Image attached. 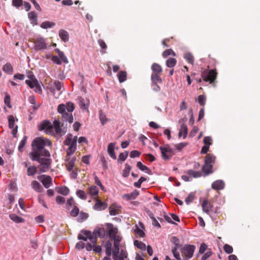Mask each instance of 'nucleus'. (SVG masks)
<instances>
[{
  "label": "nucleus",
  "mask_w": 260,
  "mask_h": 260,
  "mask_svg": "<svg viewBox=\"0 0 260 260\" xmlns=\"http://www.w3.org/2000/svg\"><path fill=\"white\" fill-rule=\"evenodd\" d=\"M59 36L60 38L64 42L69 41V35L67 31L63 29H61L59 30Z\"/></svg>",
  "instance_id": "b1692460"
},
{
  "label": "nucleus",
  "mask_w": 260,
  "mask_h": 260,
  "mask_svg": "<svg viewBox=\"0 0 260 260\" xmlns=\"http://www.w3.org/2000/svg\"><path fill=\"white\" fill-rule=\"evenodd\" d=\"M27 138V136H25L23 138V139L20 141L18 146V150L20 152H23V148L24 147L25 145L26 144Z\"/></svg>",
  "instance_id": "09e8293b"
},
{
  "label": "nucleus",
  "mask_w": 260,
  "mask_h": 260,
  "mask_svg": "<svg viewBox=\"0 0 260 260\" xmlns=\"http://www.w3.org/2000/svg\"><path fill=\"white\" fill-rule=\"evenodd\" d=\"M78 239L86 241L88 239L90 240L92 244H95L96 240L94 237H93L92 232L87 230H82L78 234Z\"/></svg>",
  "instance_id": "0eeeda50"
},
{
  "label": "nucleus",
  "mask_w": 260,
  "mask_h": 260,
  "mask_svg": "<svg viewBox=\"0 0 260 260\" xmlns=\"http://www.w3.org/2000/svg\"><path fill=\"white\" fill-rule=\"evenodd\" d=\"M79 212V208L77 206H74L73 209L70 211V215L73 217H76L78 215Z\"/></svg>",
  "instance_id": "13d9d810"
},
{
  "label": "nucleus",
  "mask_w": 260,
  "mask_h": 260,
  "mask_svg": "<svg viewBox=\"0 0 260 260\" xmlns=\"http://www.w3.org/2000/svg\"><path fill=\"white\" fill-rule=\"evenodd\" d=\"M119 246L114 245V249L112 251V253L113 254V257L119 256Z\"/></svg>",
  "instance_id": "774afa93"
},
{
  "label": "nucleus",
  "mask_w": 260,
  "mask_h": 260,
  "mask_svg": "<svg viewBox=\"0 0 260 260\" xmlns=\"http://www.w3.org/2000/svg\"><path fill=\"white\" fill-rule=\"evenodd\" d=\"M172 55L173 56H176V53L174 52V51L171 49H167L164 51L162 53V56L165 58L168 57V56Z\"/></svg>",
  "instance_id": "de8ad7c7"
},
{
  "label": "nucleus",
  "mask_w": 260,
  "mask_h": 260,
  "mask_svg": "<svg viewBox=\"0 0 260 260\" xmlns=\"http://www.w3.org/2000/svg\"><path fill=\"white\" fill-rule=\"evenodd\" d=\"M216 157L212 154H207L205 157V162L210 165H212L215 163Z\"/></svg>",
  "instance_id": "4be33fe9"
},
{
  "label": "nucleus",
  "mask_w": 260,
  "mask_h": 260,
  "mask_svg": "<svg viewBox=\"0 0 260 260\" xmlns=\"http://www.w3.org/2000/svg\"><path fill=\"white\" fill-rule=\"evenodd\" d=\"M32 161H37L39 164V169L41 172H46L50 168L52 160L49 158L38 157L36 159H31Z\"/></svg>",
  "instance_id": "39448f33"
},
{
  "label": "nucleus",
  "mask_w": 260,
  "mask_h": 260,
  "mask_svg": "<svg viewBox=\"0 0 260 260\" xmlns=\"http://www.w3.org/2000/svg\"><path fill=\"white\" fill-rule=\"evenodd\" d=\"M134 245L139 249L142 250H145L146 247V245L144 243L138 240H135L134 241Z\"/></svg>",
  "instance_id": "a19ab883"
},
{
  "label": "nucleus",
  "mask_w": 260,
  "mask_h": 260,
  "mask_svg": "<svg viewBox=\"0 0 260 260\" xmlns=\"http://www.w3.org/2000/svg\"><path fill=\"white\" fill-rule=\"evenodd\" d=\"M66 106L64 104H60L58 105L57 108V111L61 115L66 113Z\"/></svg>",
  "instance_id": "864d4df0"
},
{
  "label": "nucleus",
  "mask_w": 260,
  "mask_h": 260,
  "mask_svg": "<svg viewBox=\"0 0 260 260\" xmlns=\"http://www.w3.org/2000/svg\"><path fill=\"white\" fill-rule=\"evenodd\" d=\"M107 226L109 229L108 235L111 239L118 236L117 235L118 229L116 228L113 227V225L112 223H107Z\"/></svg>",
  "instance_id": "4468645a"
},
{
  "label": "nucleus",
  "mask_w": 260,
  "mask_h": 260,
  "mask_svg": "<svg viewBox=\"0 0 260 260\" xmlns=\"http://www.w3.org/2000/svg\"><path fill=\"white\" fill-rule=\"evenodd\" d=\"M212 139L211 137L206 136L204 137L203 142L205 145L210 146L212 144Z\"/></svg>",
  "instance_id": "69168bd1"
},
{
  "label": "nucleus",
  "mask_w": 260,
  "mask_h": 260,
  "mask_svg": "<svg viewBox=\"0 0 260 260\" xmlns=\"http://www.w3.org/2000/svg\"><path fill=\"white\" fill-rule=\"evenodd\" d=\"M62 118L63 120L69 122V123H71L74 121V118L73 115L71 113H68L66 112L63 114L61 115Z\"/></svg>",
  "instance_id": "5701e85b"
},
{
  "label": "nucleus",
  "mask_w": 260,
  "mask_h": 260,
  "mask_svg": "<svg viewBox=\"0 0 260 260\" xmlns=\"http://www.w3.org/2000/svg\"><path fill=\"white\" fill-rule=\"evenodd\" d=\"M53 126L48 120L43 121L40 125V131L45 129L47 134H50L52 132Z\"/></svg>",
  "instance_id": "9d476101"
},
{
  "label": "nucleus",
  "mask_w": 260,
  "mask_h": 260,
  "mask_svg": "<svg viewBox=\"0 0 260 260\" xmlns=\"http://www.w3.org/2000/svg\"><path fill=\"white\" fill-rule=\"evenodd\" d=\"M77 137H73L72 134H69L64 141V145L69 146L67 150L68 156L72 155L76 150Z\"/></svg>",
  "instance_id": "f03ea898"
},
{
  "label": "nucleus",
  "mask_w": 260,
  "mask_h": 260,
  "mask_svg": "<svg viewBox=\"0 0 260 260\" xmlns=\"http://www.w3.org/2000/svg\"><path fill=\"white\" fill-rule=\"evenodd\" d=\"M137 167L141 171H145L146 173L148 174H151V171L146 166L142 164L141 161H138L137 163Z\"/></svg>",
  "instance_id": "2f4dec72"
},
{
  "label": "nucleus",
  "mask_w": 260,
  "mask_h": 260,
  "mask_svg": "<svg viewBox=\"0 0 260 260\" xmlns=\"http://www.w3.org/2000/svg\"><path fill=\"white\" fill-rule=\"evenodd\" d=\"M152 74L151 76L152 82H158L159 83H162V79L160 76L162 72L161 67L158 63H154L151 66Z\"/></svg>",
  "instance_id": "20e7f679"
},
{
  "label": "nucleus",
  "mask_w": 260,
  "mask_h": 260,
  "mask_svg": "<svg viewBox=\"0 0 260 260\" xmlns=\"http://www.w3.org/2000/svg\"><path fill=\"white\" fill-rule=\"evenodd\" d=\"M32 188L38 192H41L43 191V188L41 184L37 181L34 180L31 184Z\"/></svg>",
  "instance_id": "c756f323"
},
{
  "label": "nucleus",
  "mask_w": 260,
  "mask_h": 260,
  "mask_svg": "<svg viewBox=\"0 0 260 260\" xmlns=\"http://www.w3.org/2000/svg\"><path fill=\"white\" fill-rule=\"evenodd\" d=\"M194 199V194L192 193H190L188 194V196L186 198L185 200V202L187 204H189L191 203Z\"/></svg>",
  "instance_id": "680f3d73"
},
{
  "label": "nucleus",
  "mask_w": 260,
  "mask_h": 260,
  "mask_svg": "<svg viewBox=\"0 0 260 260\" xmlns=\"http://www.w3.org/2000/svg\"><path fill=\"white\" fill-rule=\"evenodd\" d=\"M131 170V167L128 164H126L125 165V169L123 171V172H122L123 176L124 177H128Z\"/></svg>",
  "instance_id": "8fccbe9b"
},
{
  "label": "nucleus",
  "mask_w": 260,
  "mask_h": 260,
  "mask_svg": "<svg viewBox=\"0 0 260 260\" xmlns=\"http://www.w3.org/2000/svg\"><path fill=\"white\" fill-rule=\"evenodd\" d=\"M52 142L48 139L37 137L32 142V151L29 153L31 159H36L38 157L45 156L50 157L49 151L45 148L46 146L51 147Z\"/></svg>",
  "instance_id": "f257e3e1"
},
{
  "label": "nucleus",
  "mask_w": 260,
  "mask_h": 260,
  "mask_svg": "<svg viewBox=\"0 0 260 260\" xmlns=\"http://www.w3.org/2000/svg\"><path fill=\"white\" fill-rule=\"evenodd\" d=\"M32 77H34V76H32V77H29L31 80H26L25 81L26 84L31 88H34L35 87V84L37 83L38 82L35 78L34 79Z\"/></svg>",
  "instance_id": "e433bc0d"
},
{
  "label": "nucleus",
  "mask_w": 260,
  "mask_h": 260,
  "mask_svg": "<svg viewBox=\"0 0 260 260\" xmlns=\"http://www.w3.org/2000/svg\"><path fill=\"white\" fill-rule=\"evenodd\" d=\"M213 205L207 200H204L202 203V208L203 212L209 214L211 211Z\"/></svg>",
  "instance_id": "2eb2a0df"
},
{
  "label": "nucleus",
  "mask_w": 260,
  "mask_h": 260,
  "mask_svg": "<svg viewBox=\"0 0 260 260\" xmlns=\"http://www.w3.org/2000/svg\"><path fill=\"white\" fill-rule=\"evenodd\" d=\"M206 98L204 95H200L198 96V102L200 105L204 106L206 104Z\"/></svg>",
  "instance_id": "4d7b16f0"
},
{
  "label": "nucleus",
  "mask_w": 260,
  "mask_h": 260,
  "mask_svg": "<svg viewBox=\"0 0 260 260\" xmlns=\"http://www.w3.org/2000/svg\"><path fill=\"white\" fill-rule=\"evenodd\" d=\"M186 173L190 176L193 178H199L202 176V172L200 171H196L192 170H189L187 171Z\"/></svg>",
  "instance_id": "f704fd0d"
},
{
  "label": "nucleus",
  "mask_w": 260,
  "mask_h": 260,
  "mask_svg": "<svg viewBox=\"0 0 260 260\" xmlns=\"http://www.w3.org/2000/svg\"><path fill=\"white\" fill-rule=\"evenodd\" d=\"M86 249L87 251H90L92 249L94 250V251L99 253L102 250V248L100 245H96V243L95 244H93L90 243H87L86 244Z\"/></svg>",
  "instance_id": "f3484780"
},
{
  "label": "nucleus",
  "mask_w": 260,
  "mask_h": 260,
  "mask_svg": "<svg viewBox=\"0 0 260 260\" xmlns=\"http://www.w3.org/2000/svg\"><path fill=\"white\" fill-rule=\"evenodd\" d=\"M202 171L204 173V176L212 174L213 171V166L208 164L204 163L202 167Z\"/></svg>",
  "instance_id": "dca6fc26"
},
{
  "label": "nucleus",
  "mask_w": 260,
  "mask_h": 260,
  "mask_svg": "<svg viewBox=\"0 0 260 260\" xmlns=\"http://www.w3.org/2000/svg\"><path fill=\"white\" fill-rule=\"evenodd\" d=\"M196 247L191 245H185L183 248L180 249L183 256L186 258H191L193 256Z\"/></svg>",
  "instance_id": "1a4fd4ad"
},
{
  "label": "nucleus",
  "mask_w": 260,
  "mask_h": 260,
  "mask_svg": "<svg viewBox=\"0 0 260 260\" xmlns=\"http://www.w3.org/2000/svg\"><path fill=\"white\" fill-rule=\"evenodd\" d=\"M159 149L161 151L162 158L165 160L170 159L175 154V151L169 145H166L164 147L160 146Z\"/></svg>",
  "instance_id": "423d86ee"
},
{
  "label": "nucleus",
  "mask_w": 260,
  "mask_h": 260,
  "mask_svg": "<svg viewBox=\"0 0 260 260\" xmlns=\"http://www.w3.org/2000/svg\"><path fill=\"white\" fill-rule=\"evenodd\" d=\"M115 146V144L114 143H111L108 145L107 149L108 154L114 159H116L117 158L114 151Z\"/></svg>",
  "instance_id": "6ab92c4d"
},
{
  "label": "nucleus",
  "mask_w": 260,
  "mask_h": 260,
  "mask_svg": "<svg viewBox=\"0 0 260 260\" xmlns=\"http://www.w3.org/2000/svg\"><path fill=\"white\" fill-rule=\"evenodd\" d=\"M10 218L16 223L24 222L25 220L23 218L19 217L15 214H10L9 215Z\"/></svg>",
  "instance_id": "bb28decb"
},
{
  "label": "nucleus",
  "mask_w": 260,
  "mask_h": 260,
  "mask_svg": "<svg viewBox=\"0 0 260 260\" xmlns=\"http://www.w3.org/2000/svg\"><path fill=\"white\" fill-rule=\"evenodd\" d=\"M87 193L91 196H98L99 189L96 186L92 185L88 188Z\"/></svg>",
  "instance_id": "473e14b6"
},
{
  "label": "nucleus",
  "mask_w": 260,
  "mask_h": 260,
  "mask_svg": "<svg viewBox=\"0 0 260 260\" xmlns=\"http://www.w3.org/2000/svg\"><path fill=\"white\" fill-rule=\"evenodd\" d=\"M106 253L107 256H110L112 251V244L110 241H107L106 244Z\"/></svg>",
  "instance_id": "ea45409f"
},
{
  "label": "nucleus",
  "mask_w": 260,
  "mask_h": 260,
  "mask_svg": "<svg viewBox=\"0 0 260 260\" xmlns=\"http://www.w3.org/2000/svg\"><path fill=\"white\" fill-rule=\"evenodd\" d=\"M188 145V143L186 142H182L175 145V148L181 151L185 147H186Z\"/></svg>",
  "instance_id": "bf43d9fd"
},
{
  "label": "nucleus",
  "mask_w": 260,
  "mask_h": 260,
  "mask_svg": "<svg viewBox=\"0 0 260 260\" xmlns=\"http://www.w3.org/2000/svg\"><path fill=\"white\" fill-rule=\"evenodd\" d=\"M37 172V168L35 166H30L27 170V175L28 176H33Z\"/></svg>",
  "instance_id": "49530a36"
},
{
  "label": "nucleus",
  "mask_w": 260,
  "mask_h": 260,
  "mask_svg": "<svg viewBox=\"0 0 260 260\" xmlns=\"http://www.w3.org/2000/svg\"><path fill=\"white\" fill-rule=\"evenodd\" d=\"M223 250H224V251L226 253H227L228 254H230V253H232L233 251V249L232 246H231V245H230L229 244H225L223 246Z\"/></svg>",
  "instance_id": "0e129e2a"
},
{
  "label": "nucleus",
  "mask_w": 260,
  "mask_h": 260,
  "mask_svg": "<svg viewBox=\"0 0 260 260\" xmlns=\"http://www.w3.org/2000/svg\"><path fill=\"white\" fill-rule=\"evenodd\" d=\"M184 58L189 63L193 64L194 57L191 53L187 52L184 54Z\"/></svg>",
  "instance_id": "58836bf2"
},
{
  "label": "nucleus",
  "mask_w": 260,
  "mask_h": 260,
  "mask_svg": "<svg viewBox=\"0 0 260 260\" xmlns=\"http://www.w3.org/2000/svg\"><path fill=\"white\" fill-rule=\"evenodd\" d=\"M55 25V23L54 22H51L50 21H45L42 23L41 24V27L43 28H48L52 27Z\"/></svg>",
  "instance_id": "c03bdc74"
},
{
  "label": "nucleus",
  "mask_w": 260,
  "mask_h": 260,
  "mask_svg": "<svg viewBox=\"0 0 260 260\" xmlns=\"http://www.w3.org/2000/svg\"><path fill=\"white\" fill-rule=\"evenodd\" d=\"M99 118L100 121L103 125H104L108 121L106 115L104 113H103V112L101 110L100 111Z\"/></svg>",
  "instance_id": "3c124183"
},
{
  "label": "nucleus",
  "mask_w": 260,
  "mask_h": 260,
  "mask_svg": "<svg viewBox=\"0 0 260 260\" xmlns=\"http://www.w3.org/2000/svg\"><path fill=\"white\" fill-rule=\"evenodd\" d=\"M66 110H67L68 112L69 113H71L74 110L75 107L73 103L68 102L66 104Z\"/></svg>",
  "instance_id": "6e6d98bb"
},
{
  "label": "nucleus",
  "mask_w": 260,
  "mask_h": 260,
  "mask_svg": "<svg viewBox=\"0 0 260 260\" xmlns=\"http://www.w3.org/2000/svg\"><path fill=\"white\" fill-rule=\"evenodd\" d=\"M3 70L8 74L11 75L13 72V68L11 64L7 62L3 67Z\"/></svg>",
  "instance_id": "c85d7f7f"
},
{
  "label": "nucleus",
  "mask_w": 260,
  "mask_h": 260,
  "mask_svg": "<svg viewBox=\"0 0 260 260\" xmlns=\"http://www.w3.org/2000/svg\"><path fill=\"white\" fill-rule=\"evenodd\" d=\"M76 157L74 156L71 157V156H68L67 155L66 158V166L67 169L69 172L72 170L75 166V161L76 160Z\"/></svg>",
  "instance_id": "f8f14e48"
},
{
  "label": "nucleus",
  "mask_w": 260,
  "mask_h": 260,
  "mask_svg": "<svg viewBox=\"0 0 260 260\" xmlns=\"http://www.w3.org/2000/svg\"><path fill=\"white\" fill-rule=\"evenodd\" d=\"M93 237H94L97 242V238H104L106 235V231L104 228H96L92 233Z\"/></svg>",
  "instance_id": "ddd939ff"
},
{
  "label": "nucleus",
  "mask_w": 260,
  "mask_h": 260,
  "mask_svg": "<svg viewBox=\"0 0 260 260\" xmlns=\"http://www.w3.org/2000/svg\"><path fill=\"white\" fill-rule=\"evenodd\" d=\"M28 17L31 23L34 24H37V16L36 13L34 11H31L28 13Z\"/></svg>",
  "instance_id": "c9c22d12"
},
{
  "label": "nucleus",
  "mask_w": 260,
  "mask_h": 260,
  "mask_svg": "<svg viewBox=\"0 0 260 260\" xmlns=\"http://www.w3.org/2000/svg\"><path fill=\"white\" fill-rule=\"evenodd\" d=\"M203 80L206 82H209L210 84L215 86V81L217 76L216 69L204 70L201 74Z\"/></svg>",
  "instance_id": "7ed1b4c3"
},
{
  "label": "nucleus",
  "mask_w": 260,
  "mask_h": 260,
  "mask_svg": "<svg viewBox=\"0 0 260 260\" xmlns=\"http://www.w3.org/2000/svg\"><path fill=\"white\" fill-rule=\"evenodd\" d=\"M4 103L9 108H11L12 107L11 105V98L10 95L8 93H6L5 96Z\"/></svg>",
  "instance_id": "5fc2aeb1"
},
{
  "label": "nucleus",
  "mask_w": 260,
  "mask_h": 260,
  "mask_svg": "<svg viewBox=\"0 0 260 260\" xmlns=\"http://www.w3.org/2000/svg\"><path fill=\"white\" fill-rule=\"evenodd\" d=\"M63 87V84L61 82L58 80H55L53 83V86L52 88H51V91L54 93L55 88L58 91H60V93L59 94H60L61 93V89L62 87Z\"/></svg>",
  "instance_id": "412c9836"
},
{
  "label": "nucleus",
  "mask_w": 260,
  "mask_h": 260,
  "mask_svg": "<svg viewBox=\"0 0 260 260\" xmlns=\"http://www.w3.org/2000/svg\"><path fill=\"white\" fill-rule=\"evenodd\" d=\"M36 50H43L47 48V44L42 38H38L34 41Z\"/></svg>",
  "instance_id": "9b49d317"
},
{
  "label": "nucleus",
  "mask_w": 260,
  "mask_h": 260,
  "mask_svg": "<svg viewBox=\"0 0 260 260\" xmlns=\"http://www.w3.org/2000/svg\"><path fill=\"white\" fill-rule=\"evenodd\" d=\"M139 191L137 190H134L132 192L128 194H125L123 197L125 198L127 200H134L136 198V197L139 196Z\"/></svg>",
  "instance_id": "a878e982"
},
{
  "label": "nucleus",
  "mask_w": 260,
  "mask_h": 260,
  "mask_svg": "<svg viewBox=\"0 0 260 260\" xmlns=\"http://www.w3.org/2000/svg\"><path fill=\"white\" fill-rule=\"evenodd\" d=\"M211 186L214 190H221L224 187V183L221 180H218L213 182Z\"/></svg>",
  "instance_id": "a211bd4d"
},
{
  "label": "nucleus",
  "mask_w": 260,
  "mask_h": 260,
  "mask_svg": "<svg viewBox=\"0 0 260 260\" xmlns=\"http://www.w3.org/2000/svg\"><path fill=\"white\" fill-rule=\"evenodd\" d=\"M128 155V151H125L124 153H120L117 160L118 162H121L124 161L127 158Z\"/></svg>",
  "instance_id": "37998d69"
},
{
  "label": "nucleus",
  "mask_w": 260,
  "mask_h": 260,
  "mask_svg": "<svg viewBox=\"0 0 260 260\" xmlns=\"http://www.w3.org/2000/svg\"><path fill=\"white\" fill-rule=\"evenodd\" d=\"M146 180V178L144 177H141L138 182H135L134 184V186L137 188H140L141 184Z\"/></svg>",
  "instance_id": "052dcab7"
},
{
  "label": "nucleus",
  "mask_w": 260,
  "mask_h": 260,
  "mask_svg": "<svg viewBox=\"0 0 260 260\" xmlns=\"http://www.w3.org/2000/svg\"><path fill=\"white\" fill-rule=\"evenodd\" d=\"M119 207L116 206L115 204H112L109 207V213L111 215H115L119 213Z\"/></svg>",
  "instance_id": "4c0bfd02"
},
{
  "label": "nucleus",
  "mask_w": 260,
  "mask_h": 260,
  "mask_svg": "<svg viewBox=\"0 0 260 260\" xmlns=\"http://www.w3.org/2000/svg\"><path fill=\"white\" fill-rule=\"evenodd\" d=\"M106 207L107 204L99 200L96 201V202L94 206V209L98 210H104L106 208Z\"/></svg>",
  "instance_id": "7c9ffc66"
},
{
  "label": "nucleus",
  "mask_w": 260,
  "mask_h": 260,
  "mask_svg": "<svg viewBox=\"0 0 260 260\" xmlns=\"http://www.w3.org/2000/svg\"><path fill=\"white\" fill-rule=\"evenodd\" d=\"M41 182L46 188H48L52 184V178L49 176L43 175Z\"/></svg>",
  "instance_id": "aec40b11"
},
{
  "label": "nucleus",
  "mask_w": 260,
  "mask_h": 260,
  "mask_svg": "<svg viewBox=\"0 0 260 260\" xmlns=\"http://www.w3.org/2000/svg\"><path fill=\"white\" fill-rule=\"evenodd\" d=\"M52 125L56 134H59L61 133L62 129L60 126V122L59 120H54Z\"/></svg>",
  "instance_id": "cd10ccee"
},
{
  "label": "nucleus",
  "mask_w": 260,
  "mask_h": 260,
  "mask_svg": "<svg viewBox=\"0 0 260 260\" xmlns=\"http://www.w3.org/2000/svg\"><path fill=\"white\" fill-rule=\"evenodd\" d=\"M172 242L175 245L172 249L173 255L177 260H180L181 257L178 250L181 248V245L179 244V239L177 237L174 236L172 238Z\"/></svg>",
  "instance_id": "6e6552de"
},
{
  "label": "nucleus",
  "mask_w": 260,
  "mask_h": 260,
  "mask_svg": "<svg viewBox=\"0 0 260 260\" xmlns=\"http://www.w3.org/2000/svg\"><path fill=\"white\" fill-rule=\"evenodd\" d=\"M177 63V60L174 58H169L166 61V66L168 68H173L174 67Z\"/></svg>",
  "instance_id": "79ce46f5"
},
{
  "label": "nucleus",
  "mask_w": 260,
  "mask_h": 260,
  "mask_svg": "<svg viewBox=\"0 0 260 260\" xmlns=\"http://www.w3.org/2000/svg\"><path fill=\"white\" fill-rule=\"evenodd\" d=\"M79 105L80 108L82 109H86L87 108L86 105L85 103L84 100L82 97L79 98Z\"/></svg>",
  "instance_id": "338daca9"
},
{
  "label": "nucleus",
  "mask_w": 260,
  "mask_h": 260,
  "mask_svg": "<svg viewBox=\"0 0 260 260\" xmlns=\"http://www.w3.org/2000/svg\"><path fill=\"white\" fill-rule=\"evenodd\" d=\"M77 196L81 199H86V195L84 191L82 190H78L76 192Z\"/></svg>",
  "instance_id": "e2e57ef3"
},
{
  "label": "nucleus",
  "mask_w": 260,
  "mask_h": 260,
  "mask_svg": "<svg viewBox=\"0 0 260 260\" xmlns=\"http://www.w3.org/2000/svg\"><path fill=\"white\" fill-rule=\"evenodd\" d=\"M117 77L120 83L126 81L127 73L125 71H120L117 74Z\"/></svg>",
  "instance_id": "72a5a7b5"
},
{
  "label": "nucleus",
  "mask_w": 260,
  "mask_h": 260,
  "mask_svg": "<svg viewBox=\"0 0 260 260\" xmlns=\"http://www.w3.org/2000/svg\"><path fill=\"white\" fill-rule=\"evenodd\" d=\"M187 125L185 124H182L178 134V137H181L183 136V138H185L187 134Z\"/></svg>",
  "instance_id": "393cba45"
},
{
  "label": "nucleus",
  "mask_w": 260,
  "mask_h": 260,
  "mask_svg": "<svg viewBox=\"0 0 260 260\" xmlns=\"http://www.w3.org/2000/svg\"><path fill=\"white\" fill-rule=\"evenodd\" d=\"M58 192L60 194H61L64 196H66L69 194L70 192V190L69 188L66 186H62L58 189Z\"/></svg>",
  "instance_id": "a18cd8bd"
},
{
  "label": "nucleus",
  "mask_w": 260,
  "mask_h": 260,
  "mask_svg": "<svg viewBox=\"0 0 260 260\" xmlns=\"http://www.w3.org/2000/svg\"><path fill=\"white\" fill-rule=\"evenodd\" d=\"M9 126L12 129L15 127V119L13 115H9L8 117Z\"/></svg>",
  "instance_id": "603ef678"
}]
</instances>
